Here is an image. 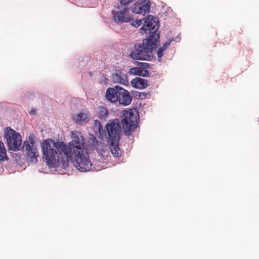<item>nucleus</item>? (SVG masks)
<instances>
[{"instance_id": "6e6552de", "label": "nucleus", "mask_w": 259, "mask_h": 259, "mask_svg": "<svg viewBox=\"0 0 259 259\" xmlns=\"http://www.w3.org/2000/svg\"><path fill=\"white\" fill-rule=\"evenodd\" d=\"M113 15L114 21L116 23L128 22L134 19L133 16L130 13L129 9L126 7L113 13Z\"/></svg>"}, {"instance_id": "f257e3e1", "label": "nucleus", "mask_w": 259, "mask_h": 259, "mask_svg": "<svg viewBox=\"0 0 259 259\" xmlns=\"http://www.w3.org/2000/svg\"><path fill=\"white\" fill-rule=\"evenodd\" d=\"M71 138L68 145L51 139L44 140L41 145L44 160L50 166L66 168L73 157L77 169L82 172L90 170L92 163L85 147L84 138L81 133L74 131L71 132Z\"/></svg>"}, {"instance_id": "7ed1b4c3", "label": "nucleus", "mask_w": 259, "mask_h": 259, "mask_svg": "<svg viewBox=\"0 0 259 259\" xmlns=\"http://www.w3.org/2000/svg\"><path fill=\"white\" fill-rule=\"evenodd\" d=\"M121 117V123L124 133L125 135H129L131 132H134L137 128L138 113L133 109L129 111L124 110L122 111Z\"/></svg>"}, {"instance_id": "393cba45", "label": "nucleus", "mask_w": 259, "mask_h": 259, "mask_svg": "<svg viewBox=\"0 0 259 259\" xmlns=\"http://www.w3.org/2000/svg\"><path fill=\"white\" fill-rule=\"evenodd\" d=\"M95 124L96 126L98 125L99 126V128H100L101 126H102L101 123L98 120H95Z\"/></svg>"}, {"instance_id": "f03ea898", "label": "nucleus", "mask_w": 259, "mask_h": 259, "mask_svg": "<svg viewBox=\"0 0 259 259\" xmlns=\"http://www.w3.org/2000/svg\"><path fill=\"white\" fill-rule=\"evenodd\" d=\"M157 45L156 39L153 36H148L142 45H134L130 50V56L135 60H151L153 58L151 53Z\"/></svg>"}, {"instance_id": "5701e85b", "label": "nucleus", "mask_w": 259, "mask_h": 259, "mask_svg": "<svg viewBox=\"0 0 259 259\" xmlns=\"http://www.w3.org/2000/svg\"><path fill=\"white\" fill-rule=\"evenodd\" d=\"M171 42V40H168L163 45L161 48H164V50H165L167 48V47L170 45Z\"/></svg>"}, {"instance_id": "f3484780", "label": "nucleus", "mask_w": 259, "mask_h": 259, "mask_svg": "<svg viewBox=\"0 0 259 259\" xmlns=\"http://www.w3.org/2000/svg\"><path fill=\"white\" fill-rule=\"evenodd\" d=\"M8 159L7 155L6 149L5 148L4 143L0 141V160L5 161Z\"/></svg>"}, {"instance_id": "b1692460", "label": "nucleus", "mask_w": 259, "mask_h": 259, "mask_svg": "<svg viewBox=\"0 0 259 259\" xmlns=\"http://www.w3.org/2000/svg\"><path fill=\"white\" fill-rule=\"evenodd\" d=\"M123 1V0H120V4H121V5H123L124 6H125L127 5L128 4H129L130 3H131L130 0H125L124 1L125 2Z\"/></svg>"}, {"instance_id": "f8f14e48", "label": "nucleus", "mask_w": 259, "mask_h": 259, "mask_svg": "<svg viewBox=\"0 0 259 259\" xmlns=\"http://www.w3.org/2000/svg\"><path fill=\"white\" fill-rule=\"evenodd\" d=\"M118 88H120V87L116 85L114 88L107 89L106 92V98L108 101L114 103L117 102L118 92H119Z\"/></svg>"}, {"instance_id": "423d86ee", "label": "nucleus", "mask_w": 259, "mask_h": 259, "mask_svg": "<svg viewBox=\"0 0 259 259\" xmlns=\"http://www.w3.org/2000/svg\"><path fill=\"white\" fill-rule=\"evenodd\" d=\"M106 129L110 140L117 141L120 139L121 127L118 119H114L110 123L107 124Z\"/></svg>"}, {"instance_id": "20e7f679", "label": "nucleus", "mask_w": 259, "mask_h": 259, "mask_svg": "<svg viewBox=\"0 0 259 259\" xmlns=\"http://www.w3.org/2000/svg\"><path fill=\"white\" fill-rule=\"evenodd\" d=\"M5 137L9 149L16 151L20 149L22 140L21 135L10 127L6 128Z\"/></svg>"}, {"instance_id": "412c9836", "label": "nucleus", "mask_w": 259, "mask_h": 259, "mask_svg": "<svg viewBox=\"0 0 259 259\" xmlns=\"http://www.w3.org/2000/svg\"><path fill=\"white\" fill-rule=\"evenodd\" d=\"M142 19H140L139 20H136L135 21L133 22V24L134 26L138 27L142 24Z\"/></svg>"}, {"instance_id": "aec40b11", "label": "nucleus", "mask_w": 259, "mask_h": 259, "mask_svg": "<svg viewBox=\"0 0 259 259\" xmlns=\"http://www.w3.org/2000/svg\"><path fill=\"white\" fill-rule=\"evenodd\" d=\"M164 48H159L157 52V57L160 58L163 56V52L164 51Z\"/></svg>"}, {"instance_id": "39448f33", "label": "nucleus", "mask_w": 259, "mask_h": 259, "mask_svg": "<svg viewBox=\"0 0 259 259\" xmlns=\"http://www.w3.org/2000/svg\"><path fill=\"white\" fill-rule=\"evenodd\" d=\"M23 148L26 150V160L31 163H36L39 155L33 137L30 136L28 137V139L24 142Z\"/></svg>"}, {"instance_id": "cd10ccee", "label": "nucleus", "mask_w": 259, "mask_h": 259, "mask_svg": "<svg viewBox=\"0 0 259 259\" xmlns=\"http://www.w3.org/2000/svg\"><path fill=\"white\" fill-rule=\"evenodd\" d=\"M90 76H92V74L90 72Z\"/></svg>"}, {"instance_id": "a878e982", "label": "nucleus", "mask_w": 259, "mask_h": 259, "mask_svg": "<svg viewBox=\"0 0 259 259\" xmlns=\"http://www.w3.org/2000/svg\"><path fill=\"white\" fill-rule=\"evenodd\" d=\"M30 114H33V113H35V110H32L31 111H30Z\"/></svg>"}, {"instance_id": "bb28decb", "label": "nucleus", "mask_w": 259, "mask_h": 259, "mask_svg": "<svg viewBox=\"0 0 259 259\" xmlns=\"http://www.w3.org/2000/svg\"><path fill=\"white\" fill-rule=\"evenodd\" d=\"M125 0H123V1L125 2L124 1ZM130 3H132L133 2V1H134L135 0H130Z\"/></svg>"}, {"instance_id": "a211bd4d", "label": "nucleus", "mask_w": 259, "mask_h": 259, "mask_svg": "<svg viewBox=\"0 0 259 259\" xmlns=\"http://www.w3.org/2000/svg\"><path fill=\"white\" fill-rule=\"evenodd\" d=\"M99 117L100 120H105L108 115V111L104 107H100L99 108Z\"/></svg>"}, {"instance_id": "4be33fe9", "label": "nucleus", "mask_w": 259, "mask_h": 259, "mask_svg": "<svg viewBox=\"0 0 259 259\" xmlns=\"http://www.w3.org/2000/svg\"><path fill=\"white\" fill-rule=\"evenodd\" d=\"M137 96L141 99H143L146 98L147 94L145 93H138V95Z\"/></svg>"}, {"instance_id": "6ab92c4d", "label": "nucleus", "mask_w": 259, "mask_h": 259, "mask_svg": "<svg viewBox=\"0 0 259 259\" xmlns=\"http://www.w3.org/2000/svg\"><path fill=\"white\" fill-rule=\"evenodd\" d=\"M137 65L141 68L145 70L150 69L151 68V66L147 63L138 62Z\"/></svg>"}, {"instance_id": "ddd939ff", "label": "nucleus", "mask_w": 259, "mask_h": 259, "mask_svg": "<svg viewBox=\"0 0 259 259\" xmlns=\"http://www.w3.org/2000/svg\"><path fill=\"white\" fill-rule=\"evenodd\" d=\"M111 144L110 146V151L115 157H119L121 155V150L119 147V140H110Z\"/></svg>"}, {"instance_id": "2eb2a0df", "label": "nucleus", "mask_w": 259, "mask_h": 259, "mask_svg": "<svg viewBox=\"0 0 259 259\" xmlns=\"http://www.w3.org/2000/svg\"><path fill=\"white\" fill-rule=\"evenodd\" d=\"M73 119L77 123H86L89 120L88 114L83 112L73 116Z\"/></svg>"}, {"instance_id": "dca6fc26", "label": "nucleus", "mask_w": 259, "mask_h": 259, "mask_svg": "<svg viewBox=\"0 0 259 259\" xmlns=\"http://www.w3.org/2000/svg\"><path fill=\"white\" fill-rule=\"evenodd\" d=\"M133 72L136 75L147 77L149 76V72L147 70L143 69L139 66L132 68Z\"/></svg>"}, {"instance_id": "9d476101", "label": "nucleus", "mask_w": 259, "mask_h": 259, "mask_svg": "<svg viewBox=\"0 0 259 259\" xmlns=\"http://www.w3.org/2000/svg\"><path fill=\"white\" fill-rule=\"evenodd\" d=\"M118 90H119V92H118L117 102L123 106L130 105L132 101V98L129 92L121 87L118 88Z\"/></svg>"}, {"instance_id": "9b49d317", "label": "nucleus", "mask_w": 259, "mask_h": 259, "mask_svg": "<svg viewBox=\"0 0 259 259\" xmlns=\"http://www.w3.org/2000/svg\"><path fill=\"white\" fill-rule=\"evenodd\" d=\"M112 80L114 83H120L124 85L128 84L127 76L122 71L117 70L112 75Z\"/></svg>"}, {"instance_id": "0eeeda50", "label": "nucleus", "mask_w": 259, "mask_h": 259, "mask_svg": "<svg viewBox=\"0 0 259 259\" xmlns=\"http://www.w3.org/2000/svg\"><path fill=\"white\" fill-rule=\"evenodd\" d=\"M153 18V17L152 15H148L144 21V25L140 28V30L142 33H146L147 31H149V33H150L149 36H153L156 39V43L157 44L159 35L156 33L157 28H155V24L153 26V22L155 23Z\"/></svg>"}, {"instance_id": "1a4fd4ad", "label": "nucleus", "mask_w": 259, "mask_h": 259, "mask_svg": "<svg viewBox=\"0 0 259 259\" xmlns=\"http://www.w3.org/2000/svg\"><path fill=\"white\" fill-rule=\"evenodd\" d=\"M150 7L151 3L149 0H139L133 5L132 12L144 16L149 13Z\"/></svg>"}, {"instance_id": "4468645a", "label": "nucleus", "mask_w": 259, "mask_h": 259, "mask_svg": "<svg viewBox=\"0 0 259 259\" xmlns=\"http://www.w3.org/2000/svg\"><path fill=\"white\" fill-rule=\"evenodd\" d=\"M132 85L137 89H144L148 86V81L146 79L136 77L135 79L131 81Z\"/></svg>"}]
</instances>
